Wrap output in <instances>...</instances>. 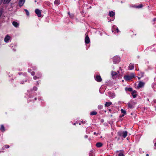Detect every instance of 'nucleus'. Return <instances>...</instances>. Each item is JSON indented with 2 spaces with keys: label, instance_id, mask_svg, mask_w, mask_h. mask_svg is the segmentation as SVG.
<instances>
[{
  "label": "nucleus",
  "instance_id": "1",
  "mask_svg": "<svg viewBox=\"0 0 156 156\" xmlns=\"http://www.w3.org/2000/svg\"><path fill=\"white\" fill-rule=\"evenodd\" d=\"M134 77V75L133 73H132L130 76H124V79L126 80H129Z\"/></svg>",
  "mask_w": 156,
  "mask_h": 156
},
{
  "label": "nucleus",
  "instance_id": "2",
  "mask_svg": "<svg viewBox=\"0 0 156 156\" xmlns=\"http://www.w3.org/2000/svg\"><path fill=\"white\" fill-rule=\"evenodd\" d=\"M136 104V102H134L133 101L129 102L128 103V105L129 108L130 109H132L133 108V106Z\"/></svg>",
  "mask_w": 156,
  "mask_h": 156
},
{
  "label": "nucleus",
  "instance_id": "3",
  "mask_svg": "<svg viewBox=\"0 0 156 156\" xmlns=\"http://www.w3.org/2000/svg\"><path fill=\"white\" fill-rule=\"evenodd\" d=\"M35 13L39 17H41V11L38 9H36L35 10Z\"/></svg>",
  "mask_w": 156,
  "mask_h": 156
},
{
  "label": "nucleus",
  "instance_id": "4",
  "mask_svg": "<svg viewBox=\"0 0 156 156\" xmlns=\"http://www.w3.org/2000/svg\"><path fill=\"white\" fill-rule=\"evenodd\" d=\"M119 58L117 57H114L113 58V61L114 63H116L119 61Z\"/></svg>",
  "mask_w": 156,
  "mask_h": 156
},
{
  "label": "nucleus",
  "instance_id": "5",
  "mask_svg": "<svg viewBox=\"0 0 156 156\" xmlns=\"http://www.w3.org/2000/svg\"><path fill=\"white\" fill-rule=\"evenodd\" d=\"M144 84L145 83L144 82L140 81L139 82L137 87L138 88L142 87L144 86Z\"/></svg>",
  "mask_w": 156,
  "mask_h": 156
},
{
  "label": "nucleus",
  "instance_id": "6",
  "mask_svg": "<svg viewBox=\"0 0 156 156\" xmlns=\"http://www.w3.org/2000/svg\"><path fill=\"white\" fill-rule=\"evenodd\" d=\"M85 41L86 44H88L90 42V39L88 35H86L85 37Z\"/></svg>",
  "mask_w": 156,
  "mask_h": 156
},
{
  "label": "nucleus",
  "instance_id": "7",
  "mask_svg": "<svg viewBox=\"0 0 156 156\" xmlns=\"http://www.w3.org/2000/svg\"><path fill=\"white\" fill-rule=\"evenodd\" d=\"M25 0H20L19 2V5L20 6H22L23 5Z\"/></svg>",
  "mask_w": 156,
  "mask_h": 156
},
{
  "label": "nucleus",
  "instance_id": "8",
  "mask_svg": "<svg viewBox=\"0 0 156 156\" xmlns=\"http://www.w3.org/2000/svg\"><path fill=\"white\" fill-rule=\"evenodd\" d=\"M10 38V37L8 35H7L4 38V41L5 42H7Z\"/></svg>",
  "mask_w": 156,
  "mask_h": 156
},
{
  "label": "nucleus",
  "instance_id": "9",
  "mask_svg": "<svg viewBox=\"0 0 156 156\" xmlns=\"http://www.w3.org/2000/svg\"><path fill=\"white\" fill-rule=\"evenodd\" d=\"M96 80L98 82H101L102 80V79L100 76H97L95 78Z\"/></svg>",
  "mask_w": 156,
  "mask_h": 156
},
{
  "label": "nucleus",
  "instance_id": "10",
  "mask_svg": "<svg viewBox=\"0 0 156 156\" xmlns=\"http://www.w3.org/2000/svg\"><path fill=\"white\" fill-rule=\"evenodd\" d=\"M136 90H134L132 91V94L133 96V98H135L136 97Z\"/></svg>",
  "mask_w": 156,
  "mask_h": 156
},
{
  "label": "nucleus",
  "instance_id": "11",
  "mask_svg": "<svg viewBox=\"0 0 156 156\" xmlns=\"http://www.w3.org/2000/svg\"><path fill=\"white\" fill-rule=\"evenodd\" d=\"M127 132L126 131H123L122 133V136L125 138L127 136Z\"/></svg>",
  "mask_w": 156,
  "mask_h": 156
},
{
  "label": "nucleus",
  "instance_id": "12",
  "mask_svg": "<svg viewBox=\"0 0 156 156\" xmlns=\"http://www.w3.org/2000/svg\"><path fill=\"white\" fill-rule=\"evenodd\" d=\"M112 104V103L111 102H106L105 104V107H108Z\"/></svg>",
  "mask_w": 156,
  "mask_h": 156
},
{
  "label": "nucleus",
  "instance_id": "13",
  "mask_svg": "<svg viewBox=\"0 0 156 156\" xmlns=\"http://www.w3.org/2000/svg\"><path fill=\"white\" fill-rule=\"evenodd\" d=\"M103 145L102 143L100 142H98L96 144V146L98 147H101Z\"/></svg>",
  "mask_w": 156,
  "mask_h": 156
},
{
  "label": "nucleus",
  "instance_id": "14",
  "mask_svg": "<svg viewBox=\"0 0 156 156\" xmlns=\"http://www.w3.org/2000/svg\"><path fill=\"white\" fill-rule=\"evenodd\" d=\"M109 16L111 17H112L115 14V13L113 11H111L109 12Z\"/></svg>",
  "mask_w": 156,
  "mask_h": 156
},
{
  "label": "nucleus",
  "instance_id": "15",
  "mask_svg": "<svg viewBox=\"0 0 156 156\" xmlns=\"http://www.w3.org/2000/svg\"><path fill=\"white\" fill-rule=\"evenodd\" d=\"M12 24L16 27H17L19 25L18 23L15 21H14L12 22Z\"/></svg>",
  "mask_w": 156,
  "mask_h": 156
},
{
  "label": "nucleus",
  "instance_id": "16",
  "mask_svg": "<svg viewBox=\"0 0 156 156\" xmlns=\"http://www.w3.org/2000/svg\"><path fill=\"white\" fill-rule=\"evenodd\" d=\"M129 67L130 70H132L134 69V66L133 65L130 64Z\"/></svg>",
  "mask_w": 156,
  "mask_h": 156
},
{
  "label": "nucleus",
  "instance_id": "17",
  "mask_svg": "<svg viewBox=\"0 0 156 156\" xmlns=\"http://www.w3.org/2000/svg\"><path fill=\"white\" fill-rule=\"evenodd\" d=\"M0 130L3 132L5 131V128L4 127L3 125H1V128H0Z\"/></svg>",
  "mask_w": 156,
  "mask_h": 156
},
{
  "label": "nucleus",
  "instance_id": "18",
  "mask_svg": "<svg viewBox=\"0 0 156 156\" xmlns=\"http://www.w3.org/2000/svg\"><path fill=\"white\" fill-rule=\"evenodd\" d=\"M111 74H112V76H113L116 75L117 74V73L116 72L112 71Z\"/></svg>",
  "mask_w": 156,
  "mask_h": 156
},
{
  "label": "nucleus",
  "instance_id": "19",
  "mask_svg": "<svg viewBox=\"0 0 156 156\" xmlns=\"http://www.w3.org/2000/svg\"><path fill=\"white\" fill-rule=\"evenodd\" d=\"M97 113V112H96L95 111H93L90 113V115H96Z\"/></svg>",
  "mask_w": 156,
  "mask_h": 156
},
{
  "label": "nucleus",
  "instance_id": "20",
  "mask_svg": "<svg viewBox=\"0 0 156 156\" xmlns=\"http://www.w3.org/2000/svg\"><path fill=\"white\" fill-rule=\"evenodd\" d=\"M60 3V2L58 0H55L54 2V4H59Z\"/></svg>",
  "mask_w": 156,
  "mask_h": 156
},
{
  "label": "nucleus",
  "instance_id": "21",
  "mask_svg": "<svg viewBox=\"0 0 156 156\" xmlns=\"http://www.w3.org/2000/svg\"><path fill=\"white\" fill-rule=\"evenodd\" d=\"M125 90H128L129 91H132V89L131 88H125Z\"/></svg>",
  "mask_w": 156,
  "mask_h": 156
},
{
  "label": "nucleus",
  "instance_id": "22",
  "mask_svg": "<svg viewBox=\"0 0 156 156\" xmlns=\"http://www.w3.org/2000/svg\"><path fill=\"white\" fill-rule=\"evenodd\" d=\"M11 0H4L3 3H8Z\"/></svg>",
  "mask_w": 156,
  "mask_h": 156
},
{
  "label": "nucleus",
  "instance_id": "23",
  "mask_svg": "<svg viewBox=\"0 0 156 156\" xmlns=\"http://www.w3.org/2000/svg\"><path fill=\"white\" fill-rule=\"evenodd\" d=\"M24 10L26 12V15L28 16H29V13L28 10H27V9H25Z\"/></svg>",
  "mask_w": 156,
  "mask_h": 156
},
{
  "label": "nucleus",
  "instance_id": "24",
  "mask_svg": "<svg viewBox=\"0 0 156 156\" xmlns=\"http://www.w3.org/2000/svg\"><path fill=\"white\" fill-rule=\"evenodd\" d=\"M121 112L124 114H126V111L123 109H121Z\"/></svg>",
  "mask_w": 156,
  "mask_h": 156
},
{
  "label": "nucleus",
  "instance_id": "25",
  "mask_svg": "<svg viewBox=\"0 0 156 156\" xmlns=\"http://www.w3.org/2000/svg\"><path fill=\"white\" fill-rule=\"evenodd\" d=\"M103 107V106L101 105H99L98 106V108L99 109H102Z\"/></svg>",
  "mask_w": 156,
  "mask_h": 156
},
{
  "label": "nucleus",
  "instance_id": "26",
  "mask_svg": "<svg viewBox=\"0 0 156 156\" xmlns=\"http://www.w3.org/2000/svg\"><path fill=\"white\" fill-rule=\"evenodd\" d=\"M118 156H124V155L122 153H120L119 154Z\"/></svg>",
  "mask_w": 156,
  "mask_h": 156
},
{
  "label": "nucleus",
  "instance_id": "27",
  "mask_svg": "<svg viewBox=\"0 0 156 156\" xmlns=\"http://www.w3.org/2000/svg\"><path fill=\"white\" fill-rule=\"evenodd\" d=\"M122 133L121 132H119L118 133V134L119 136H121L122 135Z\"/></svg>",
  "mask_w": 156,
  "mask_h": 156
},
{
  "label": "nucleus",
  "instance_id": "28",
  "mask_svg": "<svg viewBox=\"0 0 156 156\" xmlns=\"http://www.w3.org/2000/svg\"><path fill=\"white\" fill-rule=\"evenodd\" d=\"M142 6H143V5L141 4L140 5H139L137 6V8H140L142 7Z\"/></svg>",
  "mask_w": 156,
  "mask_h": 156
},
{
  "label": "nucleus",
  "instance_id": "29",
  "mask_svg": "<svg viewBox=\"0 0 156 156\" xmlns=\"http://www.w3.org/2000/svg\"><path fill=\"white\" fill-rule=\"evenodd\" d=\"M5 148H9V145H5Z\"/></svg>",
  "mask_w": 156,
  "mask_h": 156
},
{
  "label": "nucleus",
  "instance_id": "30",
  "mask_svg": "<svg viewBox=\"0 0 156 156\" xmlns=\"http://www.w3.org/2000/svg\"><path fill=\"white\" fill-rule=\"evenodd\" d=\"M37 90V88L36 87H34L33 88V90Z\"/></svg>",
  "mask_w": 156,
  "mask_h": 156
},
{
  "label": "nucleus",
  "instance_id": "31",
  "mask_svg": "<svg viewBox=\"0 0 156 156\" xmlns=\"http://www.w3.org/2000/svg\"><path fill=\"white\" fill-rule=\"evenodd\" d=\"M141 76L142 77L144 76V73H141Z\"/></svg>",
  "mask_w": 156,
  "mask_h": 156
},
{
  "label": "nucleus",
  "instance_id": "32",
  "mask_svg": "<svg viewBox=\"0 0 156 156\" xmlns=\"http://www.w3.org/2000/svg\"><path fill=\"white\" fill-rule=\"evenodd\" d=\"M31 73L32 75H34L35 74V73L34 72H33Z\"/></svg>",
  "mask_w": 156,
  "mask_h": 156
},
{
  "label": "nucleus",
  "instance_id": "33",
  "mask_svg": "<svg viewBox=\"0 0 156 156\" xmlns=\"http://www.w3.org/2000/svg\"><path fill=\"white\" fill-rule=\"evenodd\" d=\"M37 77L36 76H34V80H36V79Z\"/></svg>",
  "mask_w": 156,
  "mask_h": 156
},
{
  "label": "nucleus",
  "instance_id": "34",
  "mask_svg": "<svg viewBox=\"0 0 156 156\" xmlns=\"http://www.w3.org/2000/svg\"><path fill=\"white\" fill-rule=\"evenodd\" d=\"M124 115V114L120 116V117H123Z\"/></svg>",
  "mask_w": 156,
  "mask_h": 156
},
{
  "label": "nucleus",
  "instance_id": "35",
  "mask_svg": "<svg viewBox=\"0 0 156 156\" xmlns=\"http://www.w3.org/2000/svg\"><path fill=\"white\" fill-rule=\"evenodd\" d=\"M85 138H87L88 137V136H87V135H85Z\"/></svg>",
  "mask_w": 156,
  "mask_h": 156
},
{
  "label": "nucleus",
  "instance_id": "36",
  "mask_svg": "<svg viewBox=\"0 0 156 156\" xmlns=\"http://www.w3.org/2000/svg\"><path fill=\"white\" fill-rule=\"evenodd\" d=\"M116 31H117V32L118 33L119 32V29L118 28H117L116 29Z\"/></svg>",
  "mask_w": 156,
  "mask_h": 156
},
{
  "label": "nucleus",
  "instance_id": "37",
  "mask_svg": "<svg viewBox=\"0 0 156 156\" xmlns=\"http://www.w3.org/2000/svg\"><path fill=\"white\" fill-rule=\"evenodd\" d=\"M146 156H149V154H147L146 155Z\"/></svg>",
  "mask_w": 156,
  "mask_h": 156
},
{
  "label": "nucleus",
  "instance_id": "38",
  "mask_svg": "<svg viewBox=\"0 0 156 156\" xmlns=\"http://www.w3.org/2000/svg\"><path fill=\"white\" fill-rule=\"evenodd\" d=\"M138 78L139 80H140V77H138Z\"/></svg>",
  "mask_w": 156,
  "mask_h": 156
},
{
  "label": "nucleus",
  "instance_id": "39",
  "mask_svg": "<svg viewBox=\"0 0 156 156\" xmlns=\"http://www.w3.org/2000/svg\"><path fill=\"white\" fill-rule=\"evenodd\" d=\"M94 134H95H95H96V132H94Z\"/></svg>",
  "mask_w": 156,
  "mask_h": 156
},
{
  "label": "nucleus",
  "instance_id": "40",
  "mask_svg": "<svg viewBox=\"0 0 156 156\" xmlns=\"http://www.w3.org/2000/svg\"><path fill=\"white\" fill-rule=\"evenodd\" d=\"M119 152V151H116V153H118V152Z\"/></svg>",
  "mask_w": 156,
  "mask_h": 156
},
{
  "label": "nucleus",
  "instance_id": "41",
  "mask_svg": "<svg viewBox=\"0 0 156 156\" xmlns=\"http://www.w3.org/2000/svg\"><path fill=\"white\" fill-rule=\"evenodd\" d=\"M37 2V1L36 0H35V2Z\"/></svg>",
  "mask_w": 156,
  "mask_h": 156
},
{
  "label": "nucleus",
  "instance_id": "42",
  "mask_svg": "<svg viewBox=\"0 0 156 156\" xmlns=\"http://www.w3.org/2000/svg\"><path fill=\"white\" fill-rule=\"evenodd\" d=\"M131 115H133V113H131Z\"/></svg>",
  "mask_w": 156,
  "mask_h": 156
},
{
  "label": "nucleus",
  "instance_id": "43",
  "mask_svg": "<svg viewBox=\"0 0 156 156\" xmlns=\"http://www.w3.org/2000/svg\"><path fill=\"white\" fill-rule=\"evenodd\" d=\"M68 14H69V12H68Z\"/></svg>",
  "mask_w": 156,
  "mask_h": 156
},
{
  "label": "nucleus",
  "instance_id": "44",
  "mask_svg": "<svg viewBox=\"0 0 156 156\" xmlns=\"http://www.w3.org/2000/svg\"><path fill=\"white\" fill-rule=\"evenodd\" d=\"M35 100H36V98H35Z\"/></svg>",
  "mask_w": 156,
  "mask_h": 156
},
{
  "label": "nucleus",
  "instance_id": "45",
  "mask_svg": "<svg viewBox=\"0 0 156 156\" xmlns=\"http://www.w3.org/2000/svg\"><path fill=\"white\" fill-rule=\"evenodd\" d=\"M156 144V143H155V144Z\"/></svg>",
  "mask_w": 156,
  "mask_h": 156
}]
</instances>
